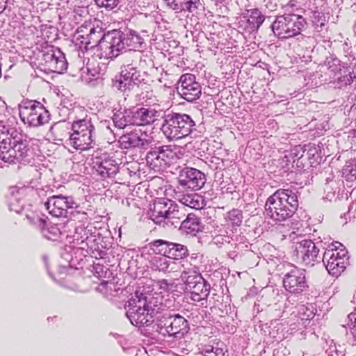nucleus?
Returning <instances> with one entry per match:
<instances>
[{
  "mask_svg": "<svg viewBox=\"0 0 356 356\" xmlns=\"http://www.w3.org/2000/svg\"><path fill=\"white\" fill-rule=\"evenodd\" d=\"M137 300L131 299L129 310V318L136 326L149 325L153 321V316L159 312L162 303L163 296H156L152 292L143 291Z\"/></svg>",
  "mask_w": 356,
  "mask_h": 356,
  "instance_id": "obj_1",
  "label": "nucleus"
},
{
  "mask_svg": "<svg viewBox=\"0 0 356 356\" xmlns=\"http://www.w3.org/2000/svg\"><path fill=\"white\" fill-rule=\"evenodd\" d=\"M298 207L297 195L289 189H278L266 202L267 216L274 220L283 221L291 218Z\"/></svg>",
  "mask_w": 356,
  "mask_h": 356,
  "instance_id": "obj_2",
  "label": "nucleus"
},
{
  "mask_svg": "<svg viewBox=\"0 0 356 356\" xmlns=\"http://www.w3.org/2000/svg\"><path fill=\"white\" fill-rule=\"evenodd\" d=\"M95 129L90 119L84 118L74 121L72 124L73 132L70 136L69 144L81 151L92 148L95 143Z\"/></svg>",
  "mask_w": 356,
  "mask_h": 356,
  "instance_id": "obj_3",
  "label": "nucleus"
},
{
  "mask_svg": "<svg viewBox=\"0 0 356 356\" xmlns=\"http://www.w3.org/2000/svg\"><path fill=\"white\" fill-rule=\"evenodd\" d=\"M19 111L22 121L30 127L44 125L50 120L49 111L42 103L35 100H24L19 105Z\"/></svg>",
  "mask_w": 356,
  "mask_h": 356,
  "instance_id": "obj_4",
  "label": "nucleus"
},
{
  "mask_svg": "<svg viewBox=\"0 0 356 356\" xmlns=\"http://www.w3.org/2000/svg\"><path fill=\"white\" fill-rule=\"evenodd\" d=\"M194 125V121L188 115L174 113L168 115L162 131L169 140H178L188 136Z\"/></svg>",
  "mask_w": 356,
  "mask_h": 356,
  "instance_id": "obj_5",
  "label": "nucleus"
},
{
  "mask_svg": "<svg viewBox=\"0 0 356 356\" xmlns=\"http://www.w3.org/2000/svg\"><path fill=\"white\" fill-rule=\"evenodd\" d=\"M125 48L122 33L113 31L104 35L99 40L97 50L99 58L112 59L117 57Z\"/></svg>",
  "mask_w": 356,
  "mask_h": 356,
  "instance_id": "obj_6",
  "label": "nucleus"
},
{
  "mask_svg": "<svg viewBox=\"0 0 356 356\" xmlns=\"http://www.w3.org/2000/svg\"><path fill=\"white\" fill-rule=\"evenodd\" d=\"M296 15L277 17L272 25V30L280 38H289L298 35L304 25Z\"/></svg>",
  "mask_w": 356,
  "mask_h": 356,
  "instance_id": "obj_7",
  "label": "nucleus"
},
{
  "mask_svg": "<svg viewBox=\"0 0 356 356\" xmlns=\"http://www.w3.org/2000/svg\"><path fill=\"white\" fill-rule=\"evenodd\" d=\"M158 331L163 335L176 336L187 332L188 321L181 316L176 314L163 315L158 321Z\"/></svg>",
  "mask_w": 356,
  "mask_h": 356,
  "instance_id": "obj_8",
  "label": "nucleus"
},
{
  "mask_svg": "<svg viewBox=\"0 0 356 356\" xmlns=\"http://www.w3.org/2000/svg\"><path fill=\"white\" fill-rule=\"evenodd\" d=\"M176 153L168 146L155 148L146 156L147 164L154 170H160L170 165L176 159Z\"/></svg>",
  "mask_w": 356,
  "mask_h": 356,
  "instance_id": "obj_9",
  "label": "nucleus"
},
{
  "mask_svg": "<svg viewBox=\"0 0 356 356\" xmlns=\"http://www.w3.org/2000/svg\"><path fill=\"white\" fill-rule=\"evenodd\" d=\"M283 286L286 291L298 293L302 292L308 286L306 282L305 270L296 266L287 272L283 279Z\"/></svg>",
  "mask_w": 356,
  "mask_h": 356,
  "instance_id": "obj_10",
  "label": "nucleus"
},
{
  "mask_svg": "<svg viewBox=\"0 0 356 356\" xmlns=\"http://www.w3.org/2000/svg\"><path fill=\"white\" fill-rule=\"evenodd\" d=\"M179 83V92L181 96L188 102H193L197 99L201 95V86L196 81V77L192 74H182Z\"/></svg>",
  "mask_w": 356,
  "mask_h": 356,
  "instance_id": "obj_11",
  "label": "nucleus"
},
{
  "mask_svg": "<svg viewBox=\"0 0 356 356\" xmlns=\"http://www.w3.org/2000/svg\"><path fill=\"white\" fill-rule=\"evenodd\" d=\"M73 204L72 197L60 195L49 197L44 206L51 216L60 218L66 217L67 209L72 208Z\"/></svg>",
  "mask_w": 356,
  "mask_h": 356,
  "instance_id": "obj_12",
  "label": "nucleus"
},
{
  "mask_svg": "<svg viewBox=\"0 0 356 356\" xmlns=\"http://www.w3.org/2000/svg\"><path fill=\"white\" fill-rule=\"evenodd\" d=\"M319 250L311 240H302L297 243L294 251V256L298 261L305 265H314L318 257Z\"/></svg>",
  "mask_w": 356,
  "mask_h": 356,
  "instance_id": "obj_13",
  "label": "nucleus"
},
{
  "mask_svg": "<svg viewBox=\"0 0 356 356\" xmlns=\"http://www.w3.org/2000/svg\"><path fill=\"white\" fill-rule=\"evenodd\" d=\"M347 254L346 248H341L337 252L332 250H325L323 257V261L330 274L337 275L343 271L345 260Z\"/></svg>",
  "mask_w": 356,
  "mask_h": 356,
  "instance_id": "obj_14",
  "label": "nucleus"
},
{
  "mask_svg": "<svg viewBox=\"0 0 356 356\" xmlns=\"http://www.w3.org/2000/svg\"><path fill=\"white\" fill-rule=\"evenodd\" d=\"M42 58L45 66L51 72L62 74L67 68L65 56L60 50L47 51L43 54Z\"/></svg>",
  "mask_w": 356,
  "mask_h": 356,
  "instance_id": "obj_15",
  "label": "nucleus"
},
{
  "mask_svg": "<svg viewBox=\"0 0 356 356\" xmlns=\"http://www.w3.org/2000/svg\"><path fill=\"white\" fill-rule=\"evenodd\" d=\"M181 176V184L193 191L200 189L205 184L204 174L195 168H185Z\"/></svg>",
  "mask_w": 356,
  "mask_h": 356,
  "instance_id": "obj_16",
  "label": "nucleus"
},
{
  "mask_svg": "<svg viewBox=\"0 0 356 356\" xmlns=\"http://www.w3.org/2000/svg\"><path fill=\"white\" fill-rule=\"evenodd\" d=\"M147 135L143 133L140 129H135L127 134L122 135L119 143L121 148L129 149L136 147H143L149 144V140L146 138Z\"/></svg>",
  "mask_w": 356,
  "mask_h": 356,
  "instance_id": "obj_17",
  "label": "nucleus"
},
{
  "mask_svg": "<svg viewBox=\"0 0 356 356\" xmlns=\"http://www.w3.org/2000/svg\"><path fill=\"white\" fill-rule=\"evenodd\" d=\"M186 264L184 261H179L177 259H170V258H160L158 261L157 267L159 271H162L165 274H170L180 272L182 269L186 268Z\"/></svg>",
  "mask_w": 356,
  "mask_h": 356,
  "instance_id": "obj_18",
  "label": "nucleus"
},
{
  "mask_svg": "<svg viewBox=\"0 0 356 356\" xmlns=\"http://www.w3.org/2000/svg\"><path fill=\"white\" fill-rule=\"evenodd\" d=\"M211 286L210 284L205 281L202 280L197 285H193L188 289L191 293V298L195 302H200L201 300H207L210 293Z\"/></svg>",
  "mask_w": 356,
  "mask_h": 356,
  "instance_id": "obj_19",
  "label": "nucleus"
},
{
  "mask_svg": "<svg viewBox=\"0 0 356 356\" xmlns=\"http://www.w3.org/2000/svg\"><path fill=\"white\" fill-rule=\"evenodd\" d=\"M173 284H170L166 280H150L149 283L143 286V291L152 292L156 296H162L164 292L172 289Z\"/></svg>",
  "mask_w": 356,
  "mask_h": 356,
  "instance_id": "obj_20",
  "label": "nucleus"
},
{
  "mask_svg": "<svg viewBox=\"0 0 356 356\" xmlns=\"http://www.w3.org/2000/svg\"><path fill=\"white\" fill-rule=\"evenodd\" d=\"M151 211L152 220L156 224H160L167 218L169 211V204L163 201L156 202L154 203Z\"/></svg>",
  "mask_w": 356,
  "mask_h": 356,
  "instance_id": "obj_21",
  "label": "nucleus"
},
{
  "mask_svg": "<svg viewBox=\"0 0 356 356\" xmlns=\"http://www.w3.org/2000/svg\"><path fill=\"white\" fill-rule=\"evenodd\" d=\"M181 228L186 233L195 235L202 230L200 218L193 213H189L186 218L182 221Z\"/></svg>",
  "mask_w": 356,
  "mask_h": 356,
  "instance_id": "obj_22",
  "label": "nucleus"
},
{
  "mask_svg": "<svg viewBox=\"0 0 356 356\" xmlns=\"http://www.w3.org/2000/svg\"><path fill=\"white\" fill-rule=\"evenodd\" d=\"M135 124L137 126L149 124L154 121V111L140 108L134 113Z\"/></svg>",
  "mask_w": 356,
  "mask_h": 356,
  "instance_id": "obj_23",
  "label": "nucleus"
},
{
  "mask_svg": "<svg viewBox=\"0 0 356 356\" xmlns=\"http://www.w3.org/2000/svg\"><path fill=\"white\" fill-rule=\"evenodd\" d=\"M173 10H187L192 12L197 8L199 0H163Z\"/></svg>",
  "mask_w": 356,
  "mask_h": 356,
  "instance_id": "obj_24",
  "label": "nucleus"
},
{
  "mask_svg": "<svg viewBox=\"0 0 356 356\" xmlns=\"http://www.w3.org/2000/svg\"><path fill=\"white\" fill-rule=\"evenodd\" d=\"M161 244H165L170 250V258L176 259L177 257H181L187 254V248L179 243H175L168 242L163 240H155L154 245H159Z\"/></svg>",
  "mask_w": 356,
  "mask_h": 356,
  "instance_id": "obj_25",
  "label": "nucleus"
},
{
  "mask_svg": "<svg viewBox=\"0 0 356 356\" xmlns=\"http://www.w3.org/2000/svg\"><path fill=\"white\" fill-rule=\"evenodd\" d=\"M97 171L99 174L104 177H110L114 176L118 172V167L114 163V161L105 159L97 162Z\"/></svg>",
  "mask_w": 356,
  "mask_h": 356,
  "instance_id": "obj_26",
  "label": "nucleus"
},
{
  "mask_svg": "<svg viewBox=\"0 0 356 356\" xmlns=\"http://www.w3.org/2000/svg\"><path fill=\"white\" fill-rule=\"evenodd\" d=\"M181 277L186 284V289L188 290L193 285H197L204 279L195 270H191L186 267L183 270Z\"/></svg>",
  "mask_w": 356,
  "mask_h": 356,
  "instance_id": "obj_27",
  "label": "nucleus"
},
{
  "mask_svg": "<svg viewBox=\"0 0 356 356\" xmlns=\"http://www.w3.org/2000/svg\"><path fill=\"white\" fill-rule=\"evenodd\" d=\"M113 122L119 129H124L129 125H136L134 113L131 111L115 114Z\"/></svg>",
  "mask_w": 356,
  "mask_h": 356,
  "instance_id": "obj_28",
  "label": "nucleus"
},
{
  "mask_svg": "<svg viewBox=\"0 0 356 356\" xmlns=\"http://www.w3.org/2000/svg\"><path fill=\"white\" fill-rule=\"evenodd\" d=\"M28 151L29 147L26 143L13 138L12 140L11 153H10L12 162H13L15 159H20L24 157L27 154Z\"/></svg>",
  "mask_w": 356,
  "mask_h": 356,
  "instance_id": "obj_29",
  "label": "nucleus"
},
{
  "mask_svg": "<svg viewBox=\"0 0 356 356\" xmlns=\"http://www.w3.org/2000/svg\"><path fill=\"white\" fill-rule=\"evenodd\" d=\"M179 202L183 205L194 209H200L204 204L202 197L196 193L183 195Z\"/></svg>",
  "mask_w": 356,
  "mask_h": 356,
  "instance_id": "obj_30",
  "label": "nucleus"
},
{
  "mask_svg": "<svg viewBox=\"0 0 356 356\" xmlns=\"http://www.w3.org/2000/svg\"><path fill=\"white\" fill-rule=\"evenodd\" d=\"M12 149V140L9 137L0 140V159L6 163H12L11 156H10Z\"/></svg>",
  "mask_w": 356,
  "mask_h": 356,
  "instance_id": "obj_31",
  "label": "nucleus"
},
{
  "mask_svg": "<svg viewBox=\"0 0 356 356\" xmlns=\"http://www.w3.org/2000/svg\"><path fill=\"white\" fill-rule=\"evenodd\" d=\"M223 342L218 341L213 345L205 346L204 356H225L226 350Z\"/></svg>",
  "mask_w": 356,
  "mask_h": 356,
  "instance_id": "obj_32",
  "label": "nucleus"
},
{
  "mask_svg": "<svg viewBox=\"0 0 356 356\" xmlns=\"http://www.w3.org/2000/svg\"><path fill=\"white\" fill-rule=\"evenodd\" d=\"M248 22L253 28L259 29L265 19L264 16L257 8L248 10Z\"/></svg>",
  "mask_w": 356,
  "mask_h": 356,
  "instance_id": "obj_33",
  "label": "nucleus"
},
{
  "mask_svg": "<svg viewBox=\"0 0 356 356\" xmlns=\"http://www.w3.org/2000/svg\"><path fill=\"white\" fill-rule=\"evenodd\" d=\"M185 216L184 213L179 212L178 206L171 202L169 203V211L167 218L172 224L178 222Z\"/></svg>",
  "mask_w": 356,
  "mask_h": 356,
  "instance_id": "obj_34",
  "label": "nucleus"
},
{
  "mask_svg": "<svg viewBox=\"0 0 356 356\" xmlns=\"http://www.w3.org/2000/svg\"><path fill=\"white\" fill-rule=\"evenodd\" d=\"M226 222L227 225L232 227H238L242 222V216L241 211L237 209H233L227 213Z\"/></svg>",
  "mask_w": 356,
  "mask_h": 356,
  "instance_id": "obj_35",
  "label": "nucleus"
},
{
  "mask_svg": "<svg viewBox=\"0 0 356 356\" xmlns=\"http://www.w3.org/2000/svg\"><path fill=\"white\" fill-rule=\"evenodd\" d=\"M42 35L47 42H52L56 38V30L53 26H42Z\"/></svg>",
  "mask_w": 356,
  "mask_h": 356,
  "instance_id": "obj_36",
  "label": "nucleus"
},
{
  "mask_svg": "<svg viewBox=\"0 0 356 356\" xmlns=\"http://www.w3.org/2000/svg\"><path fill=\"white\" fill-rule=\"evenodd\" d=\"M154 242H155V241H154L149 243L151 249L156 254H160L165 256L168 258H170V250L168 248V247H167V245H165V244H161L159 245H154Z\"/></svg>",
  "mask_w": 356,
  "mask_h": 356,
  "instance_id": "obj_37",
  "label": "nucleus"
},
{
  "mask_svg": "<svg viewBox=\"0 0 356 356\" xmlns=\"http://www.w3.org/2000/svg\"><path fill=\"white\" fill-rule=\"evenodd\" d=\"M96 3L101 7L112 10L118 4V0H95Z\"/></svg>",
  "mask_w": 356,
  "mask_h": 356,
  "instance_id": "obj_38",
  "label": "nucleus"
},
{
  "mask_svg": "<svg viewBox=\"0 0 356 356\" xmlns=\"http://www.w3.org/2000/svg\"><path fill=\"white\" fill-rule=\"evenodd\" d=\"M349 166H347L343 170V174L347 179L353 180L356 179V169L351 168L348 169Z\"/></svg>",
  "mask_w": 356,
  "mask_h": 356,
  "instance_id": "obj_39",
  "label": "nucleus"
},
{
  "mask_svg": "<svg viewBox=\"0 0 356 356\" xmlns=\"http://www.w3.org/2000/svg\"><path fill=\"white\" fill-rule=\"evenodd\" d=\"M341 248H345V247L341 243L335 241L332 243L326 250H332V252H337L341 250Z\"/></svg>",
  "mask_w": 356,
  "mask_h": 356,
  "instance_id": "obj_40",
  "label": "nucleus"
},
{
  "mask_svg": "<svg viewBox=\"0 0 356 356\" xmlns=\"http://www.w3.org/2000/svg\"><path fill=\"white\" fill-rule=\"evenodd\" d=\"M348 318L353 323V327L352 328V333L355 337H356V310L351 312L348 315Z\"/></svg>",
  "mask_w": 356,
  "mask_h": 356,
  "instance_id": "obj_41",
  "label": "nucleus"
},
{
  "mask_svg": "<svg viewBox=\"0 0 356 356\" xmlns=\"http://www.w3.org/2000/svg\"><path fill=\"white\" fill-rule=\"evenodd\" d=\"M136 63H137V59L134 60V59L131 60V63H127L126 65H124V67L126 68V70H135L136 68Z\"/></svg>",
  "mask_w": 356,
  "mask_h": 356,
  "instance_id": "obj_42",
  "label": "nucleus"
},
{
  "mask_svg": "<svg viewBox=\"0 0 356 356\" xmlns=\"http://www.w3.org/2000/svg\"><path fill=\"white\" fill-rule=\"evenodd\" d=\"M8 0H0V14H1L7 8Z\"/></svg>",
  "mask_w": 356,
  "mask_h": 356,
  "instance_id": "obj_43",
  "label": "nucleus"
},
{
  "mask_svg": "<svg viewBox=\"0 0 356 356\" xmlns=\"http://www.w3.org/2000/svg\"><path fill=\"white\" fill-rule=\"evenodd\" d=\"M95 33V29L94 28H91L90 29V33Z\"/></svg>",
  "mask_w": 356,
  "mask_h": 356,
  "instance_id": "obj_44",
  "label": "nucleus"
}]
</instances>
